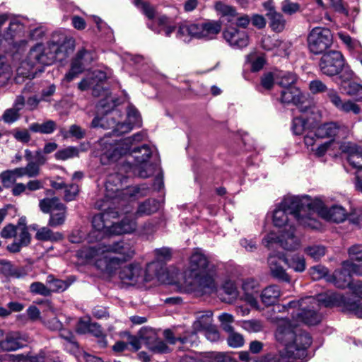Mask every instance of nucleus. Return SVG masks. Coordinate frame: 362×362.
<instances>
[{
	"label": "nucleus",
	"instance_id": "nucleus-1",
	"mask_svg": "<svg viewBox=\"0 0 362 362\" xmlns=\"http://www.w3.org/2000/svg\"><path fill=\"white\" fill-rule=\"evenodd\" d=\"M119 185H120L119 175H111L108 177L105 185V200L97 201L95 204V208L105 211L93 216L92 220L93 230L90 233V238H95L96 240H101L106 236L131 233L136 230V221L127 216L119 222L112 221V219L118 217L119 211L112 208L110 205L119 204L121 202H125L127 199V196L132 198L140 191L138 187L120 190Z\"/></svg>",
	"mask_w": 362,
	"mask_h": 362
},
{
	"label": "nucleus",
	"instance_id": "nucleus-2",
	"mask_svg": "<svg viewBox=\"0 0 362 362\" xmlns=\"http://www.w3.org/2000/svg\"><path fill=\"white\" fill-rule=\"evenodd\" d=\"M349 288L354 295L346 297L339 293L329 292L320 293L317 298L306 296L298 301L291 303L289 305H298L302 310L299 315L305 322L310 325L320 322L321 316L318 310L321 306H339L344 312L354 314L362 318V297L359 296L362 295V281H351Z\"/></svg>",
	"mask_w": 362,
	"mask_h": 362
},
{
	"label": "nucleus",
	"instance_id": "nucleus-3",
	"mask_svg": "<svg viewBox=\"0 0 362 362\" xmlns=\"http://www.w3.org/2000/svg\"><path fill=\"white\" fill-rule=\"evenodd\" d=\"M293 301L289 302L284 308L288 310L291 308H298L296 312L292 313L293 324L286 319H281L277 325L275 332V337L277 341L283 345L285 354H283V359L288 362H293L296 359H300L305 357L306 349L312 344V338L308 333L294 328L297 322L311 325L303 320L299 313H302L301 308L297 305H289ZM314 324L315 325H317Z\"/></svg>",
	"mask_w": 362,
	"mask_h": 362
},
{
	"label": "nucleus",
	"instance_id": "nucleus-4",
	"mask_svg": "<svg viewBox=\"0 0 362 362\" xmlns=\"http://www.w3.org/2000/svg\"><path fill=\"white\" fill-rule=\"evenodd\" d=\"M187 273L193 279V282H189V284L194 288L207 294L218 291L214 270L207 257L201 252L197 250L192 254Z\"/></svg>",
	"mask_w": 362,
	"mask_h": 362
},
{
	"label": "nucleus",
	"instance_id": "nucleus-5",
	"mask_svg": "<svg viewBox=\"0 0 362 362\" xmlns=\"http://www.w3.org/2000/svg\"><path fill=\"white\" fill-rule=\"evenodd\" d=\"M314 199L309 196L287 195L278 204L305 228L319 230L321 223L314 216Z\"/></svg>",
	"mask_w": 362,
	"mask_h": 362
},
{
	"label": "nucleus",
	"instance_id": "nucleus-6",
	"mask_svg": "<svg viewBox=\"0 0 362 362\" xmlns=\"http://www.w3.org/2000/svg\"><path fill=\"white\" fill-rule=\"evenodd\" d=\"M119 277L130 284L148 282L154 279L162 284H165L168 281V274L158 262L148 264L145 271L139 264H130L119 272Z\"/></svg>",
	"mask_w": 362,
	"mask_h": 362
},
{
	"label": "nucleus",
	"instance_id": "nucleus-7",
	"mask_svg": "<svg viewBox=\"0 0 362 362\" xmlns=\"http://www.w3.org/2000/svg\"><path fill=\"white\" fill-rule=\"evenodd\" d=\"M118 115V111L112 110L105 117H95L91 122V127L112 128L113 134L119 136L130 132L134 127H140L141 125V115L138 110L132 105H129L127 108V122H117L115 119V117Z\"/></svg>",
	"mask_w": 362,
	"mask_h": 362
},
{
	"label": "nucleus",
	"instance_id": "nucleus-8",
	"mask_svg": "<svg viewBox=\"0 0 362 362\" xmlns=\"http://www.w3.org/2000/svg\"><path fill=\"white\" fill-rule=\"evenodd\" d=\"M145 137L146 134L143 132L119 140L113 139L111 136H105L100 141L103 156L110 161H117L122 156L132 151V146L142 141Z\"/></svg>",
	"mask_w": 362,
	"mask_h": 362
},
{
	"label": "nucleus",
	"instance_id": "nucleus-9",
	"mask_svg": "<svg viewBox=\"0 0 362 362\" xmlns=\"http://www.w3.org/2000/svg\"><path fill=\"white\" fill-rule=\"evenodd\" d=\"M221 30V23L214 21L201 23H184L179 25L176 37L184 42H189L192 38L209 40L214 39Z\"/></svg>",
	"mask_w": 362,
	"mask_h": 362
},
{
	"label": "nucleus",
	"instance_id": "nucleus-10",
	"mask_svg": "<svg viewBox=\"0 0 362 362\" xmlns=\"http://www.w3.org/2000/svg\"><path fill=\"white\" fill-rule=\"evenodd\" d=\"M103 253L117 254L119 255L117 257L124 262H127L135 255V248L131 243L120 240L107 245H100L83 248L81 252V256L85 258H94Z\"/></svg>",
	"mask_w": 362,
	"mask_h": 362
},
{
	"label": "nucleus",
	"instance_id": "nucleus-11",
	"mask_svg": "<svg viewBox=\"0 0 362 362\" xmlns=\"http://www.w3.org/2000/svg\"><path fill=\"white\" fill-rule=\"evenodd\" d=\"M56 60V54L49 40L46 44L37 43L33 46L27 56L26 63L31 67L38 64L49 66Z\"/></svg>",
	"mask_w": 362,
	"mask_h": 362
},
{
	"label": "nucleus",
	"instance_id": "nucleus-12",
	"mask_svg": "<svg viewBox=\"0 0 362 362\" xmlns=\"http://www.w3.org/2000/svg\"><path fill=\"white\" fill-rule=\"evenodd\" d=\"M129 153L136 162L134 170L140 177L146 178L153 174L156 165L148 162L153 152L148 145L134 148Z\"/></svg>",
	"mask_w": 362,
	"mask_h": 362
},
{
	"label": "nucleus",
	"instance_id": "nucleus-13",
	"mask_svg": "<svg viewBox=\"0 0 362 362\" xmlns=\"http://www.w3.org/2000/svg\"><path fill=\"white\" fill-rule=\"evenodd\" d=\"M298 110L300 115L293 117L291 125L296 135L303 134L306 130L313 128L320 117L318 110L313 107L305 105Z\"/></svg>",
	"mask_w": 362,
	"mask_h": 362
},
{
	"label": "nucleus",
	"instance_id": "nucleus-14",
	"mask_svg": "<svg viewBox=\"0 0 362 362\" xmlns=\"http://www.w3.org/2000/svg\"><path fill=\"white\" fill-rule=\"evenodd\" d=\"M332 44L331 31L325 28H314L308 36V46L314 54H324Z\"/></svg>",
	"mask_w": 362,
	"mask_h": 362
},
{
	"label": "nucleus",
	"instance_id": "nucleus-15",
	"mask_svg": "<svg viewBox=\"0 0 362 362\" xmlns=\"http://www.w3.org/2000/svg\"><path fill=\"white\" fill-rule=\"evenodd\" d=\"M345 65L343 54L337 50L325 52L319 62V68L322 74L334 76L340 74Z\"/></svg>",
	"mask_w": 362,
	"mask_h": 362
},
{
	"label": "nucleus",
	"instance_id": "nucleus-16",
	"mask_svg": "<svg viewBox=\"0 0 362 362\" xmlns=\"http://www.w3.org/2000/svg\"><path fill=\"white\" fill-rule=\"evenodd\" d=\"M314 216L316 214L322 218L335 223L343 222L347 216L346 211L341 206L334 205L327 208L325 203L320 198L314 199Z\"/></svg>",
	"mask_w": 362,
	"mask_h": 362
},
{
	"label": "nucleus",
	"instance_id": "nucleus-17",
	"mask_svg": "<svg viewBox=\"0 0 362 362\" xmlns=\"http://www.w3.org/2000/svg\"><path fill=\"white\" fill-rule=\"evenodd\" d=\"M51 45L56 54L57 60L65 59L74 49L75 40L62 32H55L51 37Z\"/></svg>",
	"mask_w": 362,
	"mask_h": 362
},
{
	"label": "nucleus",
	"instance_id": "nucleus-18",
	"mask_svg": "<svg viewBox=\"0 0 362 362\" xmlns=\"http://www.w3.org/2000/svg\"><path fill=\"white\" fill-rule=\"evenodd\" d=\"M223 37L233 49H242L250 42L247 33L236 27L228 26L223 31Z\"/></svg>",
	"mask_w": 362,
	"mask_h": 362
},
{
	"label": "nucleus",
	"instance_id": "nucleus-19",
	"mask_svg": "<svg viewBox=\"0 0 362 362\" xmlns=\"http://www.w3.org/2000/svg\"><path fill=\"white\" fill-rule=\"evenodd\" d=\"M106 78L105 73L99 70H95L78 83V88L81 90H86L91 88L93 89V95L94 96H100L102 95L101 92L105 91L102 84Z\"/></svg>",
	"mask_w": 362,
	"mask_h": 362
},
{
	"label": "nucleus",
	"instance_id": "nucleus-20",
	"mask_svg": "<svg viewBox=\"0 0 362 362\" xmlns=\"http://www.w3.org/2000/svg\"><path fill=\"white\" fill-rule=\"evenodd\" d=\"M94 260L95 267L102 272L112 274L118 269L124 262L117 257H112L108 253L100 254L94 258H86Z\"/></svg>",
	"mask_w": 362,
	"mask_h": 362
},
{
	"label": "nucleus",
	"instance_id": "nucleus-21",
	"mask_svg": "<svg viewBox=\"0 0 362 362\" xmlns=\"http://www.w3.org/2000/svg\"><path fill=\"white\" fill-rule=\"evenodd\" d=\"M327 98L340 112L344 113L352 112L355 115L361 112V107L358 105L351 100H342L336 90H329L327 93Z\"/></svg>",
	"mask_w": 362,
	"mask_h": 362
},
{
	"label": "nucleus",
	"instance_id": "nucleus-22",
	"mask_svg": "<svg viewBox=\"0 0 362 362\" xmlns=\"http://www.w3.org/2000/svg\"><path fill=\"white\" fill-rule=\"evenodd\" d=\"M346 154V159L354 168L362 169V148L351 142H343L339 147Z\"/></svg>",
	"mask_w": 362,
	"mask_h": 362
},
{
	"label": "nucleus",
	"instance_id": "nucleus-23",
	"mask_svg": "<svg viewBox=\"0 0 362 362\" xmlns=\"http://www.w3.org/2000/svg\"><path fill=\"white\" fill-rule=\"evenodd\" d=\"M294 221H296L295 218L291 217L286 210L276 204L272 216V222L275 227L283 228L282 231L293 229L295 228Z\"/></svg>",
	"mask_w": 362,
	"mask_h": 362
},
{
	"label": "nucleus",
	"instance_id": "nucleus-24",
	"mask_svg": "<svg viewBox=\"0 0 362 362\" xmlns=\"http://www.w3.org/2000/svg\"><path fill=\"white\" fill-rule=\"evenodd\" d=\"M25 23L23 18L11 16L8 27L5 31L4 38L6 40H11L13 43L17 42L18 39L24 36Z\"/></svg>",
	"mask_w": 362,
	"mask_h": 362
},
{
	"label": "nucleus",
	"instance_id": "nucleus-25",
	"mask_svg": "<svg viewBox=\"0 0 362 362\" xmlns=\"http://www.w3.org/2000/svg\"><path fill=\"white\" fill-rule=\"evenodd\" d=\"M346 132L345 127L340 126L336 122H328L319 126L315 130V136L320 139L343 137Z\"/></svg>",
	"mask_w": 362,
	"mask_h": 362
},
{
	"label": "nucleus",
	"instance_id": "nucleus-26",
	"mask_svg": "<svg viewBox=\"0 0 362 362\" xmlns=\"http://www.w3.org/2000/svg\"><path fill=\"white\" fill-rule=\"evenodd\" d=\"M305 100V96L300 90L296 86L284 88L281 91V102L284 104H293L298 109L305 107L303 105Z\"/></svg>",
	"mask_w": 362,
	"mask_h": 362
},
{
	"label": "nucleus",
	"instance_id": "nucleus-27",
	"mask_svg": "<svg viewBox=\"0 0 362 362\" xmlns=\"http://www.w3.org/2000/svg\"><path fill=\"white\" fill-rule=\"evenodd\" d=\"M47 158L42 155L41 150H37L35 153V161L28 162L25 167L18 168L20 176H27L28 177H35L40 174V166L45 164Z\"/></svg>",
	"mask_w": 362,
	"mask_h": 362
},
{
	"label": "nucleus",
	"instance_id": "nucleus-28",
	"mask_svg": "<svg viewBox=\"0 0 362 362\" xmlns=\"http://www.w3.org/2000/svg\"><path fill=\"white\" fill-rule=\"evenodd\" d=\"M242 288L244 291V300L250 305L251 307L259 310V304L257 296L259 292V284L252 279H248L243 281Z\"/></svg>",
	"mask_w": 362,
	"mask_h": 362
},
{
	"label": "nucleus",
	"instance_id": "nucleus-29",
	"mask_svg": "<svg viewBox=\"0 0 362 362\" xmlns=\"http://www.w3.org/2000/svg\"><path fill=\"white\" fill-rule=\"evenodd\" d=\"M25 340L18 332H11L0 340V349L3 351H13L23 346Z\"/></svg>",
	"mask_w": 362,
	"mask_h": 362
},
{
	"label": "nucleus",
	"instance_id": "nucleus-30",
	"mask_svg": "<svg viewBox=\"0 0 362 362\" xmlns=\"http://www.w3.org/2000/svg\"><path fill=\"white\" fill-rule=\"evenodd\" d=\"M146 336L142 335L141 337L151 351L158 354L168 352V346L163 340L157 339L153 330L148 329L146 331Z\"/></svg>",
	"mask_w": 362,
	"mask_h": 362
},
{
	"label": "nucleus",
	"instance_id": "nucleus-31",
	"mask_svg": "<svg viewBox=\"0 0 362 362\" xmlns=\"http://www.w3.org/2000/svg\"><path fill=\"white\" fill-rule=\"evenodd\" d=\"M283 260V256H276L270 255L268 257V264L269 267L271 274L273 277L282 281L288 282L290 277L286 272L285 269L280 264V260Z\"/></svg>",
	"mask_w": 362,
	"mask_h": 362
},
{
	"label": "nucleus",
	"instance_id": "nucleus-32",
	"mask_svg": "<svg viewBox=\"0 0 362 362\" xmlns=\"http://www.w3.org/2000/svg\"><path fill=\"white\" fill-rule=\"evenodd\" d=\"M351 279V274L344 268L343 262L341 269L336 270L332 276H329L327 281L333 283L336 287L344 288L349 287Z\"/></svg>",
	"mask_w": 362,
	"mask_h": 362
},
{
	"label": "nucleus",
	"instance_id": "nucleus-33",
	"mask_svg": "<svg viewBox=\"0 0 362 362\" xmlns=\"http://www.w3.org/2000/svg\"><path fill=\"white\" fill-rule=\"evenodd\" d=\"M295 228L282 231V239L281 240V247L289 251L296 250L300 247V240L295 235Z\"/></svg>",
	"mask_w": 362,
	"mask_h": 362
},
{
	"label": "nucleus",
	"instance_id": "nucleus-34",
	"mask_svg": "<svg viewBox=\"0 0 362 362\" xmlns=\"http://www.w3.org/2000/svg\"><path fill=\"white\" fill-rule=\"evenodd\" d=\"M160 204L156 199H148L139 204L137 209L134 213L136 218L149 216L156 213L160 208Z\"/></svg>",
	"mask_w": 362,
	"mask_h": 362
},
{
	"label": "nucleus",
	"instance_id": "nucleus-35",
	"mask_svg": "<svg viewBox=\"0 0 362 362\" xmlns=\"http://www.w3.org/2000/svg\"><path fill=\"white\" fill-rule=\"evenodd\" d=\"M212 313L209 310L197 313V319L192 325L193 332L197 333L203 332L211 327Z\"/></svg>",
	"mask_w": 362,
	"mask_h": 362
},
{
	"label": "nucleus",
	"instance_id": "nucleus-36",
	"mask_svg": "<svg viewBox=\"0 0 362 362\" xmlns=\"http://www.w3.org/2000/svg\"><path fill=\"white\" fill-rule=\"evenodd\" d=\"M283 261L296 272H303L305 269V259L303 256L298 254L283 255Z\"/></svg>",
	"mask_w": 362,
	"mask_h": 362
},
{
	"label": "nucleus",
	"instance_id": "nucleus-37",
	"mask_svg": "<svg viewBox=\"0 0 362 362\" xmlns=\"http://www.w3.org/2000/svg\"><path fill=\"white\" fill-rule=\"evenodd\" d=\"M267 16L269 21V26L272 28V30L280 33L285 28L286 21L280 13L270 8L267 13Z\"/></svg>",
	"mask_w": 362,
	"mask_h": 362
},
{
	"label": "nucleus",
	"instance_id": "nucleus-38",
	"mask_svg": "<svg viewBox=\"0 0 362 362\" xmlns=\"http://www.w3.org/2000/svg\"><path fill=\"white\" fill-rule=\"evenodd\" d=\"M39 206L40 210L45 214L54 211H63L66 206L57 197L45 198L40 201Z\"/></svg>",
	"mask_w": 362,
	"mask_h": 362
},
{
	"label": "nucleus",
	"instance_id": "nucleus-39",
	"mask_svg": "<svg viewBox=\"0 0 362 362\" xmlns=\"http://www.w3.org/2000/svg\"><path fill=\"white\" fill-rule=\"evenodd\" d=\"M225 294L226 296L221 297V300L228 303H232L238 296V292L235 284L231 281H227L224 283L219 291V295Z\"/></svg>",
	"mask_w": 362,
	"mask_h": 362
},
{
	"label": "nucleus",
	"instance_id": "nucleus-40",
	"mask_svg": "<svg viewBox=\"0 0 362 362\" xmlns=\"http://www.w3.org/2000/svg\"><path fill=\"white\" fill-rule=\"evenodd\" d=\"M46 284L48 286V290H49V296L52 293L63 292L71 285L70 282L57 279L52 274L47 276Z\"/></svg>",
	"mask_w": 362,
	"mask_h": 362
},
{
	"label": "nucleus",
	"instance_id": "nucleus-41",
	"mask_svg": "<svg viewBox=\"0 0 362 362\" xmlns=\"http://www.w3.org/2000/svg\"><path fill=\"white\" fill-rule=\"evenodd\" d=\"M281 291L277 286L272 285L265 288L261 293L262 303L266 305L274 304L279 298Z\"/></svg>",
	"mask_w": 362,
	"mask_h": 362
},
{
	"label": "nucleus",
	"instance_id": "nucleus-42",
	"mask_svg": "<svg viewBox=\"0 0 362 362\" xmlns=\"http://www.w3.org/2000/svg\"><path fill=\"white\" fill-rule=\"evenodd\" d=\"M29 129L35 133L50 134L57 129V124L54 121L48 119L43 123H32L29 126Z\"/></svg>",
	"mask_w": 362,
	"mask_h": 362
},
{
	"label": "nucleus",
	"instance_id": "nucleus-43",
	"mask_svg": "<svg viewBox=\"0 0 362 362\" xmlns=\"http://www.w3.org/2000/svg\"><path fill=\"white\" fill-rule=\"evenodd\" d=\"M21 177L18 168L7 170L0 173V181L5 188L11 187L16 181V179Z\"/></svg>",
	"mask_w": 362,
	"mask_h": 362
},
{
	"label": "nucleus",
	"instance_id": "nucleus-44",
	"mask_svg": "<svg viewBox=\"0 0 362 362\" xmlns=\"http://www.w3.org/2000/svg\"><path fill=\"white\" fill-rule=\"evenodd\" d=\"M62 235L59 233H54L47 227H42L37 230L35 238L42 241H58L62 240Z\"/></svg>",
	"mask_w": 362,
	"mask_h": 362
},
{
	"label": "nucleus",
	"instance_id": "nucleus-45",
	"mask_svg": "<svg viewBox=\"0 0 362 362\" xmlns=\"http://www.w3.org/2000/svg\"><path fill=\"white\" fill-rule=\"evenodd\" d=\"M93 52L83 47L78 51L72 62L77 64V65H81L83 69H84V66L90 64L93 60Z\"/></svg>",
	"mask_w": 362,
	"mask_h": 362
},
{
	"label": "nucleus",
	"instance_id": "nucleus-46",
	"mask_svg": "<svg viewBox=\"0 0 362 362\" xmlns=\"http://www.w3.org/2000/svg\"><path fill=\"white\" fill-rule=\"evenodd\" d=\"M215 9L222 17H226L228 21H232L237 16L235 8L221 1L216 3Z\"/></svg>",
	"mask_w": 362,
	"mask_h": 362
},
{
	"label": "nucleus",
	"instance_id": "nucleus-47",
	"mask_svg": "<svg viewBox=\"0 0 362 362\" xmlns=\"http://www.w3.org/2000/svg\"><path fill=\"white\" fill-rule=\"evenodd\" d=\"M343 90L347 95L354 98L356 101H362V85L356 82H350L347 86H343Z\"/></svg>",
	"mask_w": 362,
	"mask_h": 362
},
{
	"label": "nucleus",
	"instance_id": "nucleus-48",
	"mask_svg": "<svg viewBox=\"0 0 362 362\" xmlns=\"http://www.w3.org/2000/svg\"><path fill=\"white\" fill-rule=\"evenodd\" d=\"M296 78V76L292 73L281 71L276 75V83L284 88L294 86Z\"/></svg>",
	"mask_w": 362,
	"mask_h": 362
},
{
	"label": "nucleus",
	"instance_id": "nucleus-49",
	"mask_svg": "<svg viewBox=\"0 0 362 362\" xmlns=\"http://www.w3.org/2000/svg\"><path fill=\"white\" fill-rule=\"evenodd\" d=\"M79 149L75 146H68L57 151L54 154L57 160H66L70 158L78 157Z\"/></svg>",
	"mask_w": 362,
	"mask_h": 362
},
{
	"label": "nucleus",
	"instance_id": "nucleus-50",
	"mask_svg": "<svg viewBox=\"0 0 362 362\" xmlns=\"http://www.w3.org/2000/svg\"><path fill=\"white\" fill-rule=\"evenodd\" d=\"M338 36L350 50L357 53L362 51V45L358 40L351 38L348 34L342 32L339 33Z\"/></svg>",
	"mask_w": 362,
	"mask_h": 362
},
{
	"label": "nucleus",
	"instance_id": "nucleus-51",
	"mask_svg": "<svg viewBox=\"0 0 362 362\" xmlns=\"http://www.w3.org/2000/svg\"><path fill=\"white\" fill-rule=\"evenodd\" d=\"M240 327L249 332H259L264 329V324L259 320H249L240 322Z\"/></svg>",
	"mask_w": 362,
	"mask_h": 362
},
{
	"label": "nucleus",
	"instance_id": "nucleus-52",
	"mask_svg": "<svg viewBox=\"0 0 362 362\" xmlns=\"http://www.w3.org/2000/svg\"><path fill=\"white\" fill-rule=\"evenodd\" d=\"M154 252L156 256V260L155 262H158L159 263H160L163 265L166 273L168 274V281L165 284H169L170 283L169 274H168L167 269L163 262L169 260L171 258V255H172L171 250L168 247H163V248L155 250Z\"/></svg>",
	"mask_w": 362,
	"mask_h": 362
},
{
	"label": "nucleus",
	"instance_id": "nucleus-53",
	"mask_svg": "<svg viewBox=\"0 0 362 362\" xmlns=\"http://www.w3.org/2000/svg\"><path fill=\"white\" fill-rule=\"evenodd\" d=\"M305 252L315 260H319L325 255L326 249L320 245H313L305 248Z\"/></svg>",
	"mask_w": 362,
	"mask_h": 362
},
{
	"label": "nucleus",
	"instance_id": "nucleus-54",
	"mask_svg": "<svg viewBox=\"0 0 362 362\" xmlns=\"http://www.w3.org/2000/svg\"><path fill=\"white\" fill-rule=\"evenodd\" d=\"M309 89L313 94L326 93L327 97L329 90H334V88H328L327 86L319 79L311 81L309 83Z\"/></svg>",
	"mask_w": 362,
	"mask_h": 362
},
{
	"label": "nucleus",
	"instance_id": "nucleus-55",
	"mask_svg": "<svg viewBox=\"0 0 362 362\" xmlns=\"http://www.w3.org/2000/svg\"><path fill=\"white\" fill-rule=\"evenodd\" d=\"M218 320L221 322V328L226 332H232L233 327L232 324L234 322V317L229 313H222L218 316Z\"/></svg>",
	"mask_w": 362,
	"mask_h": 362
},
{
	"label": "nucleus",
	"instance_id": "nucleus-56",
	"mask_svg": "<svg viewBox=\"0 0 362 362\" xmlns=\"http://www.w3.org/2000/svg\"><path fill=\"white\" fill-rule=\"evenodd\" d=\"M355 76L354 73L349 67L344 66L342 71L340 72L339 77V86L343 89V86H347L349 83L354 82L353 79Z\"/></svg>",
	"mask_w": 362,
	"mask_h": 362
},
{
	"label": "nucleus",
	"instance_id": "nucleus-57",
	"mask_svg": "<svg viewBox=\"0 0 362 362\" xmlns=\"http://www.w3.org/2000/svg\"><path fill=\"white\" fill-rule=\"evenodd\" d=\"M281 239L282 233L279 236L272 231L267 234L262 239V244L268 249H272L275 245L279 244L281 245Z\"/></svg>",
	"mask_w": 362,
	"mask_h": 362
},
{
	"label": "nucleus",
	"instance_id": "nucleus-58",
	"mask_svg": "<svg viewBox=\"0 0 362 362\" xmlns=\"http://www.w3.org/2000/svg\"><path fill=\"white\" fill-rule=\"evenodd\" d=\"M309 273L311 278L314 281H317L322 278L327 279V277L329 276H327V269L325 267L320 264L312 267L310 269Z\"/></svg>",
	"mask_w": 362,
	"mask_h": 362
},
{
	"label": "nucleus",
	"instance_id": "nucleus-59",
	"mask_svg": "<svg viewBox=\"0 0 362 362\" xmlns=\"http://www.w3.org/2000/svg\"><path fill=\"white\" fill-rule=\"evenodd\" d=\"M30 292L35 295H41L45 297L49 296L48 286L39 281L33 282L30 285Z\"/></svg>",
	"mask_w": 362,
	"mask_h": 362
},
{
	"label": "nucleus",
	"instance_id": "nucleus-60",
	"mask_svg": "<svg viewBox=\"0 0 362 362\" xmlns=\"http://www.w3.org/2000/svg\"><path fill=\"white\" fill-rule=\"evenodd\" d=\"M19 118V112L13 107L6 109L1 116V119L6 124H12L17 121Z\"/></svg>",
	"mask_w": 362,
	"mask_h": 362
},
{
	"label": "nucleus",
	"instance_id": "nucleus-61",
	"mask_svg": "<svg viewBox=\"0 0 362 362\" xmlns=\"http://www.w3.org/2000/svg\"><path fill=\"white\" fill-rule=\"evenodd\" d=\"M79 192V187L76 184L66 185L64 188V199L66 202H71L75 199Z\"/></svg>",
	"mask_w": 362,
	"mask_h": 362
},
{
	"label": "nucleus",
	"instance_id": "nucleus-62",
	"mask_svg": "<svg viewBox=\"0 0 362 362\" xmlns=\"http://www.w3.org/2000/svg\"><path fill=\"white\" fill-rule=\"evenodd\" d=\"M88 333H90L97 338L100 339V343L102 346H105L107 345V342L105 340V335L101 327L98 324L92 322Z\"/></svg>",
	"mask_w": 362,
	"mask_h": 362
},
{
	"label": "nucleus",
	"instance_id": "nucleus-63",
	"mask_svg": "<svg viewBox=\"0 0 362 362\" xmlns=\"http://www.w3.org/2000/svg\"><path fill=\"white\" fill-rule=\"evenodd\" d=\"M65 211H57L56 214H52L49 220V226L52 227H56L64 223L65 221Z\"/></svg>",
	"mask_w": 362,
	"mask_h": 362
},
{
	"label": "nucleus",
	"instance_id": "nucleus-64",
	"mask_svg": "<svg viewBox=\"0 0 362 362\" xmlns=\"http://www.w3.org/2000/svg\"><path fill=\"white\" fill-rule=\"evenodd\" d=\"M230 334L228 337V344L230 346L233 348L240 347L244 344V339L243 336L238 333H235L233 331L228 332Z\"/></svg>",
	"mask_w": 362,
	"mask_h": 362
}]
</instances>
